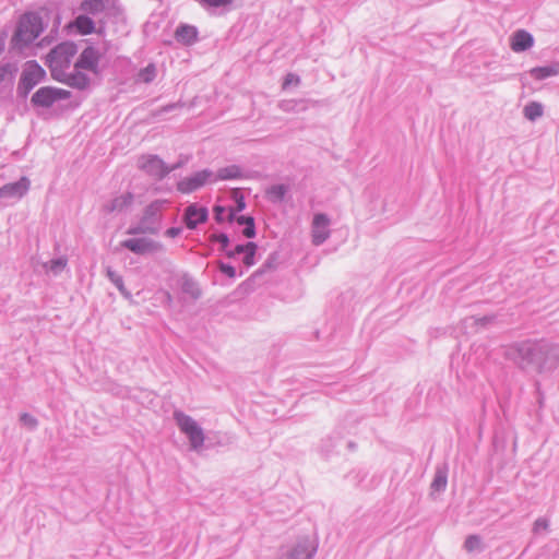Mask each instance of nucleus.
Masks as SVG:
<instances>
[{
	"mask_svg": "<svg viewBox=\"0 0 559 559\" xmlns=\"http://www.w3.org/2000/svg\"><path fill=\"white\" fill-rule=\"evenodd\" d=\"M509 360L524 370L552 372L559 366V346L546 341H524L510 345L504 353Z\"/></svg>",
	"mask_w": 559,
	"mask_h": 559,
	"instance_id": "f257e3e1",
	"label": "nucleus"
},
{
	"mask_svg": "<svg viewBox=\"0 0 559 559\" xmlns=\"http://www.w3.org/2000/svg\"><path fill=\"white\" fill-rule=\"evenodd\" d=\"M169 204L167 200H155L150 203L136 226L130 227L129 235L150 234L156 235L162 228L163 212Z\"/></svg>",
	"mask_w": 559,
	"mask_h": 559,
	"instance_id": "f03ea898",
	"label": "nucleus"
},
{
	"mask_svg": "<svg viewBox=\"0 0 559 559\" xmlns=\"http://www.w3.org/2000/svg\"><path fill=\"white\" fill-rule=\"evenodd\" d=\"M43 29V20L39 14L34 12L25 13L20 19L12 40L16 47L23 48L33 43Z\"/></svg>",
	"mask_w": 559,
	"mask_h": 559,
	"instance_id": "7ed1b4c3",
	"label": "nucleus"
},
{
	"mask_svg": "<svg viewBox=\"0 0 559 559\" xmlns=\"http://www.w3.org/2000/svg\"><path fill=\"white\" fill-rule=\"evenodd\" d=\"M78 49L73 43H61L56 46L48 55L47 62L53 80L57 76H63L64 72L70 69L73 57Z\"/></svg>",
	"mask_w": 559,
	"mask_h": 559,
	"instance_id": "20e7f679",
	"label": "nucleus"
},
{
	"mask_svg": "<svg viewBox=\"0 0 559 559\" xmlns=\"http://www.w3.org/2000/svg\"><path fill=\"white\" fill-rule=\"evenodd\" d=\"M174 419L179 430L188 438L191 450L200 451L205 441L204 431L201 426L191 416L181 411L174 412Z\"/></svg>",
	"mask_w": 559,
	"mask_h": 559,
	"instance_id": "39448f33",
	"label": "nucleus"
},
{
	"mask_svg": "<svg viewBox=\"0 0 559 559\" xmlns=\"http://www.w3.org/2000/svg\"><path fill=\"white\" fill-rule=\"evenodd\" d=\"M45 74V70L36 61H28L17 85L19 95L26 97L28 93L41 82Z\"/></svg>",
	"mask_w": 559,
	"mask_h": 559,
	"instance_id": "423d86ee",
	"label": "nucleus"
},
{
	"mask_svg": "<svg viewBox=\"0 0 559 559\" xmlns=\"http://www.w3.org/2000/svg\"><path fill=\"white\" fill-rule=\"evenodd\" d=\"M80 9L94 16L102 15V20L116 17L120 14V7L117 0H84Z\"/></svg>",
	"mask_w": 559,
	"mask_h": 559,
	"instance_id": "0eeeda50",
	"label": "nucleus"
},
{
	"mask_svg": "<svg viewBox=\"0 0 559 559\" xmlns=\"http://www.w3.org/2000/svg\"><path fill=\"white\" fill-rule=\"evenodd\" d=\"M317 544L309 537L298 539L294 545L282 548L280 559H312Z\"/></svg>",
	"mask_w": 559,
	"mask_h": 559,
	"instance_id": "6e6552de",
	"label": "nucleus"
},
{
	"mask_svg": "<svg viewBox=\"0 0 559 559\" xmlns=\"http://www.w3.org/2000/svg\"><path fill=\"white\" fill-rule=\"evenodd\" d=\"M70 97L71 93L67 90L44 86L33 94L31 102L34 106L48 108L52 106L55 102L60 99H68Z\"/></svg>",
	"mask_w": 559,
	"mask_h": 559,
	"instance_id": "1a4fd4ad",
	"label": "nucleus"
},
{
	"mask_svg": "<svg viewBox=\"0 0 559 559\" xmlns=\"http://www.w3.org/2000/svg\"><path fill=\"white\" fill-rule=\"evenodd\" d=\"M214 182V171L211 169H202L189 177H185L177 182V190L181 193H191L206 183Z\"/></svg>",
	"mask_w": 559,
	"mask_h": 559,
	"instance_id": "9d476101",
	"label": "nucleus"
},
{
	"mask_svg": "<svg viewBox=\"0 0 559 559\" xmlns=\"http://www.w3.org/2000/svg\"><path fill=\"white\" fill-rule=\"evenodd\" d=\"M138 167L155 179L167 176V165L157 155H143L138 159Z\"/></svg>",
	"mask_w": 559,
	"mask_h": 559,
	"instance_id": "9b49d317",
	"label": "nucleus"
},
{
	"mask_svg": "<svg viewBox=\"0 0 559 559\" xmlns=\"http://www.w3.org/2000/svg\"><path fill=\"white\" fill-rule=\"evenodd\" d=\"M331 219L324 213H317L311 224V237L314 246H320L330 237Z\"/></svg>",
	"mask_w": 559,
	"mask_h": 559,
	"instance_id": "f8f14e48",
	"label": "nucleus"
},
{
	"mask_svg": "<svg viewBox=\"0 0 559 559\" xmlns=\"http://www.w3.org/2000/svg\"><path fill=\"white\" fill-rule=\"evenodd\" d=\"M99 60L100 53L99 51L93 47H86L79 56L78 60L74 63L75 70H87L94 74L99 73Z\"/></svg>",
	"mask_w": 559,
	"mask_h": 559,
	"instance_id": "ddd939ff",
	"label": "nucleus"
},
{
	"mask_svg": "<svg viewBox=\"0 0 559 559\" xmlns=\"http://www.w3.org/2000/svg\"><path fill=\"white\" fill-rule=\"evenodd\" d=\"M29 185L31 182L26 177H22L15 182L7 183L0 187V198L20 200L27 193Z\"/></svg>",
	"mask_w": 559,
	"mask_h": 559,
	"instance_id": "4468645a",
	"label": "nucleus"
},
{
	"mask_svg": "<svg viewBox=\"0 0 559 559\" xmlns=\"http://www.w3.org/2000/svg\"><path fill=\"white\" fill-rule=\"evenodd\" d=\"M209 216L207 209L197 204H190L185 210L183 221L189 229H194L199 224L206 222Z\"/></svg>",
	"mask_w": 559,
	"mask_h": 559,
	"instance_id": "2eb2a0df",
	"label": "nucleus"
},
{
	"mask_svg": "<svg viewBox=\"0 0 559 559\" xmlns=\"http://www.w3.org/2000/svg\"><path fill=\"white\" fill-rule=\"evenodd\" d=\"M56 81L67 84L72 88L83 91L88 87L91 80L82 70L66 71L63 76H57Z\"/></svg>",
	"mask_w": 559,
	"mask_h": 559,
	"instance_id": "dca6fc26",
	"label": "nucleus"
},
{
	"mask_svg": "<svg viewBox=\"0 0 559 559\" xmlns=\"http://www.w3.org/2000/svg\"><path fill=\"white\" fill-rule=\"evenodd\" d=\"M121 247L135 254H145L157 249V243L148 238H129L121 242Z\"/></svg>",
	"mask_w": 559,
	"mask_h": 559,
	"instance_id": "f3484780",
	"label": "nucleus"
},
{
	"mask_svg": "<svg viewBox=\"0 0 559 559\" xmlns=\"http://www.w3.org/2000/svg\"><path fill=\"white\" fill-rule=\"evenodd\" d=\"M255 251L257 245L254 242H247L245 245H237L233 250H227L226 254L229 258L242 255L243 264L249 267L254 264Z\"/></svg>",
	"mask_w": 559,
	"mask_h": 559,
	"instance_id": "a211bd4d",
	"label": "nucleus"
},
{
	"mask_svg": "<svg viewBox=\"0 0 559 559\" xmlns=\"http://www.w3.org/2000/svg\"><path fill=\"white\" fill-rule=\"evenodd\" d=\"M534 45V37L524 29L516 31L511 37V49L514 52H523Z\"/></svg>",
	"mask_w": 559,
	"mask_h": 559,
	"instance_id": "6ab92c4d",
	"label": "nucleus"
},
{
	"mask_svg": "<svg viewBox=\"0 0 559 559\" xmlns=\"http://www.w3.org/2000/svg\"><path fill=\"white\" fill-rule=\"evenodd\" d=\"M133 201V195L130 192L123 193L114 198L111 201L105 204L104 210L107 213L122 212L128 209Z\"/></svg>",
	"mask_w": 559,
	"mask_h": 559,
	"instance_id": "aec40b11",
	"label": "nucleus"
},
{
	"mask_svg": "<svg viewBox=\"0 0 559 559\" xmlns=\"http://www.w3.org/2000/svg\"><path fill=\"white\" fill-rule=\"evenodd\" d=\"M227 218L229 222L236 221L237 224L245 225V228L242 230L245 237L253 238L255 236V226L253 217L243 215L235 217V211L233 209H229Z\"/></svg>",
	"mask_w": 559,
	"mask_h": 559,
	"instance_id": "412c9836",
	"label": "nucleus"
},
{
	"mask_svg": "<svg viewBox=\"0 0 559 559\" xmlns=\"http://www.w3.org/2000/svg\"><path fill=\"white\" fill-rule=\"evenodd\" d=\"M240 178H243V171L238 165L222 167L217 173H214V182L218 180H235Z\"/></svg>",
	"mask_w": 559,
	"mask_h": 559,
	"instance_id": "4be33fe9",
	"label": "nucleus"
},
{
	"mask_svg": "<svg viewBox=\"0 0 559 559\" xmlns=\"http://www.w3.org/2000/svg\"><path fill=\"white\" fill-rule=\"evenodd\" d=\"M17 72L15 63L7 62L0 66V85L12 86L14 76Z\"/></svg>",
	"mask_w": 559,
	"mask_h": 559,
	"instance_id": "5701e85b",
	"label": "nucleus"
},
{
	"mask_svg": "<svg viewBox=\"0 0 559 559\" xmlns=\"http://www.w3.org/2000/svg\"><path fill=\"white\" fill-rule=\"evenodd\" d=\"M559 73V67L556 64L536 67L530 71V74L535 80H545L550 76H555Z\"/></svg>",
	"mask_w": 559,
	"mask_h": 559,
	"instance_id": "b1692460",
	"label": "nucleus"
},
{
	"mask_svg": "<svg viewBox=\"0 0 559 559\" xmlns=\"http://www.w3.org/2000/svg\"><path fill=\"white\" fill-rule=\"evenodd\" d=\"M198 35L197 28L190 25H181L176 31V38L185 44H191Z\"/></svg>",
	"mask_w": 559,
	"mask_h": 559,
	"instance_id": "393cba45",
	"label": "nucleus"
},
{
	"mask_svg": "<svg viewBox=\"0 0 559 559\" xmlns=\"http://www.w3.org/2000/svg\"><path fill=\"white\" fill-rule=\"evenodd\" d=\"M524 117L530 121H535L544 115V106L538 102H530L523 108Z\"/></svg>",
	"mask_w": 559,
	"mask_h": 559,
	"instance_id": "a878e982",
	"label": "nucleus"
},
{
	"mask_svg": "<svg viewBox=\"0 0 559 559\" xmlns=\"http://www.w3.org/2000/svg\"><path fill=\"white\" fill-rule=\"evenodd\" d=\"M74 26L78 28L79 33L82 35L92 34L95 28V24L91 17L87 15H79L74 21Z\"/></svg>",
	"mask_w": 559,
	"mask_h": 559,
	"instance_id": "bb28decb",
	"label": "nucleus"
},
{
	"mask_svg": "<svg viewBox=\"0 0 559 559\" xmlns=\"http://www.w3.org/2000/svg\"><path fill=\"white\" fill-rule=\"evenodd\" d=\"M288 191L285 185H273L266 190L267 199L273 203L282 202Z\"/></svg>",
	"mask_w": 559,
	"mask_h": 559,
	"instance_id": "cd10ccee",
	"label": "nucleus"
},
{
	"mask_svg": "<svg viewBox=\"0 0 559 559\" xmlns=\"http://www.w3.org/2000/svg\"><path fill=\"white\" fill-rule=\"evenodd\" d=\"M448 484V473L445 468H437L433 480L431 483V489L435 491H443Z\"/></svg>",
	"mask_w": 559,
	"mask_h": 559,
	"instance_id": "c85d7f7f",
	"label": "nucleus"
},
{
	"mask_svg": "<svg viewBox=\"0 0 559 559\" xmlns=\"http://www.w3.org/2000/svg\"><path fill=\"white\" fill-rule=\"evenodd\" d=\"M463 548L472 552H481L484 550L483 539L479 535H468L464 542Z\"/></svg>",
	"mask_w": 559,
	"mask_h": 559,
	"instance_id": "c756f323",
	"label": "nucleus"
},
{
	"mask_svg": "<svg viewBox=\"0 0 559 559\" xmlns=\"http://www.w3.org/2000/svg\"><path fill=\"white\" fill-rule=\"evenodd\" d=\"M68 260L64 257L52 259L45 263V269L51 272L53 275H59L67 266Z\"/></svg>",
	"mask_w": 559,
	"mask_h": 559,
	"instance_id": "7c9ffc66",
	"label": "nucleus"
},
{
	"mask_svg": "<svg viewBox=\"0 0 559 559\" xmlns=\"http://www.w3.org/2000/svg\"><path fill=\"white\" fill-rule=\"evenodd\" d=\"M278 107L285 112L299 111V110L306 109V106L304 105V100H294V99L282 100L278 104Z\"/></svg>",
	"mask_w": 559,
	"mask_h": 559,
	"instance_id": "2f4dec72",
	"label": "nucleus"
},
{
	"mask_svg": "<svg viewBox=\"0 0 559 559\" xmlns=\"http://www.w3.org/2000/svg\"><path fill=\"white\" fill-rule=\"evenodd\" d=\"M156 78V67L150 63L147 67L139 72L140 81L144 83H151Z\"/></svg>",
	"mask_w": 559,
	"mask_h": 559,
	"instance_id": "473e14b6",
	"label": "nucleus"
},
{
	"mask_svg": "<svg viewBox=\"0 0 559 559\" xmlns=\"http://www.w3.org/2000/svg\"><path fill=\"white\" fill-rule=\"evenodd\" d=\"M107 277L120 290V293H122L126 296H129V293L124 288L123 280H122V277L118 273H116L111 269H108L107 270Z\"/></svg>",
	"mask_w": 559,
	"mask_h": 559,
	"instance_id": "72a5a7b5",
	"label": "nucleus"
},
{
	"mask_svg": "<svg viewBox=\"0 0 559 559\" xmlns=\"http://www.w3.org/2000/svg\"><path fill=\"white\" fill-rule=\"evenodd\" d=\"M20 421L22 425H24L29 430H34L38 426V420L28 413L21 414Z\"/></svg>",
	"mask_w": 559,
	"mask_h": 559,
	"instance_id": "f704fd0d",
	"label": "nucleus"
},
{
	"mask_svg": "<svg viewBox=\"0 0 559 559\" xmlns=\"http://www.w3.org/2000/svg\"><path fill=\"white\" fill-rule=\"evenodd\" d=\"M233 198L236 202V207L233 209L236 212H241L246 207V202L243 195L240 193L238 189L233 191Z\"/></svg>",
	"mask_w": 559,
	"mask_h": 559,
	"instance_id": "c9c22d12",
	"label": "nucleus"
},
{
	"mask_svg": "<svg viewBox=\"0 0 559 559\" xmlns=\"http://www.w3.org/2000/svg\"><path fill=\"white\" fill-rule=\"evenodd\" d=\"M549 527V521L546 518H538L533 525V532L539 534L540 532H547Z\"/></svg>",
	"mask_w": 559,
	"mask_h": 559,
	"instance_id": "e433bc0d",
	"label": "nucleus"
},
{
	"mask_svg": "<svg viewBox=\"0 0 559 559\" xmlns=\"http://www.w3.org/2000/svg\"><path fill=\"white\" fill-rule=\"evenodd\" d=\"M234 0H199L204 7L221 8L229 5Z\"/></svg>",
	"mask_w": 559,
	"mask_h": 559,
	"instance_id": "4c0bfd02",
	"label": "nucleus"
},
{
	"mask_svg": "<svg viewBox=\"0 0 559 559\" xmlns=\"http://www.w3.org/2000/svg\"><path fill=\"white\" fill-rule=\"evenodd\" d=\"M211 240L221 243L222 250L227 251L229 238L226 234L212 235Z\"/></svg>",
	"mask_w": 559,
	"mask_h": 559,
	"instance_id": "58836bf2",
	"label": "nucleus"
},
{
	"mask_svg": "<svg viewBox=\"0 0 559 559\" xmlns=\"http://www.w3.org/2000/svg\"><path fill=\"white\" fill-rule=\"evenodd\" d=\"M219 271L227 275L228 277L233 278L236 276V270L234 266L226 264V263H219Z\"/></svg>",
	"mask_w": 559,
	"mask_h": 559,
	"instance_id": "ea45409f",
	"label": "nucleus"
},
{
	"mask_svg": "<svg viewBox=\"0 0 559 559\" xmlns=\"http://www.w3.org/2000/svg\"><path fill=\"white\" fill-rule=\"evenodd\" d=\"M185 292L190 293L194 298L199 297L200 292L198 287H195L194 283L191 281H187L183 285Z\"/></svg>",
	"mask_w": 559,
	"mask_h": 559,
	"instance_id": "a19ab883",
	"label": "nucleus"
},
{
	"mask_svg": "<svg viewBox=\"0 0 559 559\" xmlns=\"http://www.w3.org/2000/svg\"><path fill=\"white\" fill-rule=\"evenodd\" d=\"M300 82V79L299 76L293 74V73H288L286 76H285V80H284V83H283V87H287L288 85L290 84H299Z\"/></svg>",
	"mask_w": 559,
	"mask_h": 559,
	"instance_id": "79ce46f5",
	"label": "nucleus"
},
{
	"mask_svg": "<svg viewBox=\"0 0 559 559\" xmlns=\"http://www.w3.org/2000/svg\"><path fill=\"white\" fill-rule=\"evenodd\" d=\"M225 212H226V209L224 206H221V205H215L214 206V216H215V219L218 223H222L224 221V213Z\"/></svg>",
	"mask_w": 559,
	"mask_h": 559,
	"instance_id": "37998d69",
	"label": "nucleus"
},
{
	"mask_svg": "<svg viewBox=\"0 0 559 559\" xmlns=\"http://www.w3.org/2000/svg\"><path fill=\"white\" fill-rule=\"evenodd\" d=\"M491 319L489 317H481V318H474L471 317L465 320V322H472L473 324H480L485 325L487 322H489Z\"/></svg>",
	"mask_w": 559,
	"mask_h": 559,
	"instance_id": "c03bdc74",
	"label": "nucleus"
},
{
	"mask_svg": "<svg viewBox=\"0 0 559 559\" xmlns=\"http://www.w3.org/2000/svg\"><path fill=\"white\" fill-rule=\"evenodd\" d=\"M181 234V228L179 227H170L166 230V236L169 238H176Z\"/></svg>",
	"mask_w": 559,
	"mask_h": 559,
	"instance_id": "a18cd8bd",
	"label": "nucleus"
},
{
	"mask_svg": "<svg viewBox=\"0 0 559 559\" xmlns=\"http://www.w3.org/2000/svg\"><path fill=\"white\" fill-rule=\"evenodd\" d=\"M183 164H185V162H183V160H180V162H178V163H176V164H174V165H171V166H168V165H167V175H168V174H170L171 171H174V170H176V169H178V168L182 167V165H183Z\"/></svg>",
	"mask_w": 559,
	"mask_h": 559,
	"instance_id": "49530a36",
	"label": "nucleus"
},
{
	"mask_svg": "<svg viewBox=\"0 0 559 559\" xmlns=\"http://www.w3.org/2000/svg\"><path fill=\"white\" fill-rule=\"evenodd\" d=\"M4 50V40L0 38V55Z\"/></svg>",
	"mask_w": 559,
	"mask_h": 559,
	"instance_id": "de8ad7c7",
	"label": "nucleus"
},
{
	"mask_svg": "<svg viewBox=\"0 0 559 559\" xmlns=\"http://www.w3.org/2000/svg\"><path fill=\"white\" fill-rule=\"evenodd\" d=\"M175 107H176V105H170V106L165 107V109H164V110H165V111H168V110H170V109H173V108H175Z\"/></svg>",
	"mask_w": 559,
	"mask_h": 559,
	"instance_id": "09e8293b",
	"label": "nucleus"
}]
</instances>
